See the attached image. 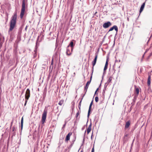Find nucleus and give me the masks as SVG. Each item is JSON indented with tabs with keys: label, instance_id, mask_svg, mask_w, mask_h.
<instances>
[{
	"label": "nucleus",
	"instance_id": "27",
	"mask_svg": "<svg viewBox=\"0 0 152 152\" xmlns=\"http://www.w3.org/2000/svg\"><path fill=\"white\" fill-rule=\"evenodd\" d=\"M25 100H26L25 103V104H24V106H25L26 105L27 102V100H28V99H25Z\"/></svg>",
	"mask_w": 152,
	"mask_h": 152
},
{
	"label": "nucleus",
	"instance_id": "13",
	"mask_svg": "<svg viewBox=\"0 0 152 152\" xmlns=\"http://www.w3.org/2000/svg\"><path fill=\"white\" fill-rule=\"evenodd\" d=\"M145 2H144V3H143L142 4V5H141V6L140 8V13H141L142 12V11H143V10L144 9V7L145 6Z\"/></svg>",
	"mask_w": 152,
	"mask_h": 152
},
{
	"label": "nucleus",
	"instance_id": "6",
	"mask_svg": "<svg viewBox=\"0 0 152 152\" xmlns=\"http://www.w3.org/2000/svg\"><path fill=\"white\" fill-rule=\"evenodd\" d=\"M72 50H71V48L69 47V45H68L66 49V54L68 56H70L72 54Z\"/></svg>",
	"mask_w": 152,
	"mask_h": 152
},
{
	"label": "nucleus",
	"instance_id": "3",
	"mask_svg": "<svg viewBox=\"0 0 152 152\" xmlns=\"http://www.w3.org/2000/svg\"><path fill=\"white\" fill-rule=\"evenodd\" d=\"M47 111L46 110H44L42 115L41 121L42 124L45 123L47 115Z\"/></svg>",
	"mask_w": 152,
	"mask_h": 152
},
{
	"label": "nucleus",
	"instance_id": "19",
	"mask_svg": "<svg viewBox=\"0 0 152 152\" xmlns=\"http://www.w3.org/2000/svg\"><path fill=\"white\" fill-rule=\"evenodd\" d=\"M64 103V100L63 99H62L59 102L58 104L60 106H61L62 105V104Z\"/></svg>",
	"mask_w": 152,
	"mask_h": 152
},
{
	"label": "nucleus",
	"instance_id": "8",
	"mask_svg": "<svg viewBox=\"0 0 152 152\" xmlns=\"http://www.w3.org/2000/svg\"><path fill=\"white\" fill-rule=\"evenodd\" d=\"M114 29L116 32H117L118 31V28L117 26H116L115 25L113 27L109 29V31H113Z\"/></svg>",
	"mask_w": 152,
	"mask_h": 152
},
{
	"label": "nucleus",
	"instance_id": "7",
	"mask_svg": "<svg viewBox=\"0 0 152 152\" xmlns=\"http://www.w3.org/2000/svg\"><path fill=\"white\" fill-rule=\"evenodd\" d=\"M111 25V23L108 21L106 23H104L103 25V27L104 28H107L110 26Z\"/></svg>",
	"mask_w": 152,
	"mask_h": 152
},
{
	"label": "nucleus",
	"instance_id": "4",
	"mask_svg": "<svg viewBox=\"0 0 152 152\" xmlns=\"http://www.w3.org/2000/svg\"><path fill=\"white\" fill-rule=\"evenodd\" d=\"M98 55L97 54H95V58L94 59V61L92 62V64L93 65V67H92V73H93V71H94V66L96 64V62L97 61V58H98Z\"/></svg>",
	"mask_w": 152,
	"mask_h": 152
},
{
	"label": "nucleus",
	"instance_id": "32",
	"mask_svg": "<svg viewBox=\"0 0 152 152\" xmlns=\"http://www.w3.org/2000/svg\"><path fill=\"white\" fill-rule=\"evenodd\" d=\"M12 129H13V131H14L15 130V127H13Z\"/></svg>",
	"mask_w": 152,
	"mask_h": 152
},
{
	"label": "nucleus",
	"instance_id": "38",
	"mask_svg": "<svg viewBox=\"0 0 152 152\" xmlns=\"http://www.w3.org/2000/svg\"><path fill=\"white\" fill-rule=\"evenodd\" d=\"M144 55H143V57H144Z\"/></svg>",
	"mask_w": 152,
	"mask_h": 152
},
{
	"label": "nucleus",
	"instance_id": "30",
	"mask_svg": "<svg viewBox=\"0 0 152 152\" xmlns=\"http://www.w3.org/2000/svg\"><path fill=\"white\" fill-rule=\"evenodd\" d=\"M66 125V123H65V124L63 126V127L62 128H64L65 127Z\"/></svg>",
	"mask_w": 152,
	"mask_h": 152
},
{
	"label": "nucleus",
	"instance_id": "37",
	"mask_svg": "<svg viewBox=\"0 0 152 152\" xmlns=\"http://www.w3.org/2000/svg\"><path fill=\"white\" fill-rule=\"evenodd\" d=\"M81 101L80 102V103H81Z\"/></svg>",
	"mask_w": 152,
	"mask_h": 152
},
{
	"label": "nucleus",
	"instance_id": "36",
	"mask_svg": "<svg viewBox=\"0 0 152 152\" xmlns=\"http://www.w3.org/2000/svg\"><path fill=\"white\" fill-rule=\"evenodd\" d=\"M128 21H129V19L128 18Z\"/></svg>",
	"mask_w": 152,
	"mask_h": 152
},
{
	"label": "nucleus",
	"instance_id": "12",
	"mask_svg": "<svg viewBox=\"0 0 152 152\" xmlns=\"http://www.w3.org/2000/svg\"><path fill=\"white\" fill-rule=\"evenodd\" d=\"M151 76L150 75H148V79L147 84L148 86H150L151 83Z\"/></svg>",
	"mask_w": 152,
	"mask_h": 152
},
{
	"label": "nucleus",
	"instance_id": "21",
	"mask_svg": "<svg viewBox=\"0 0 152 152\" xmlns=\"http://www.w3.org/2000/svg\"><path fill=\"white\" fill-rule=\"evenodd\" d=\"M53 58H52V60H51V65H50V67L52 66V68L53 67Z\"/></svg>",
	"mask_w": 152,
	"mask_h": 152
},
{
	"label": "nucleus",
	"instance_id": "1",
	"mask_svg": "<svg viewBox=\"0 0 152 152\" xmlns=\"http://www.w3.org/2000/svg\"><path fill=\"white\" fill-rule=\"evenodd\" d=\"M17 15V12H15L12 17L10 22V26L9 32L12 31L14 28L16 23Z\"/></svg>",
	"mask_w": 152,
	"mask_h": 152
},
{
	"label": "nucleus",
	"instance_id": "28",
	"mask_svg": "<svg viewBox=\"0 0 152 152\" xmlns=\"http://www.w3.org/2000/svg\"><path fill=\"white\" fill-rule=\"evenodd\" d=\"M98 88H97L96 90V91H95V94H96V92H97V91H98Z\"/></svg>",
	"mask_w": 152,
	"mask_h": 152
},
{
	"label": "nucleus",
	"instance_id": "15",
	"mask_svg": "<svg viewBox=\"0 0 152 152\" xmlns=\"http://www.w3.org/2000/svg\"><path fill=\"white\" fill-rule=\"evenodd\" d=\"M130 124V121H127L126 123L125 126V128L127 129L129 126Z\"/></svg>",
	"mask_w": 152,
	"mask_h": 152
},
{
	"label": "nucleus",
	"instance_id": "33",
	"mask_svg": "<svg viewBox=\"0 0 152 152\" xmlns=\"http://www.w3.org/2000/svg\"><path fill=\"white\" fill-rule=\"evenodd\" d=\"M92 78V76L91 75V77H90V80H91V81Z\"/></svg>",
	"mask_w": 152,
	"mask_h": 152
},
{
	"label": "nucleus",
	"instance_id": "20",
	"mask_svg": "<svg viewBox=\"0 0 152 152\" xmlns=\"http://www.w3.org/2000/svg\"><path fill=\"white\" fill-rule=\"evenodd\" d=\"M89 85H88V84H86V86L84 88V91H85L86 93L87 92V89L88 87V86Z\"/></svg>",
	"mask_w": 152,
	"mask_h": 152
},
{
	"label": "nucleus",
	"instance_id": "10",
	"mask_svg": "<svg viewBox=\"0 0 152 152\" xmlns=\"http://www.w3.org/2000/svg\"><path fill=\"white\" fill-rule=\"evenodd\" d=\"M72 134V132H69L68 134L67 135V136L66 137V139H65V141H68L69 140H70V136Z\"/></svg>",
	"mask_w": 152,
	"mask_h": 152
},
{
	"label": "nucleus",
	"instance_id": "34",
	"mask_svg": "<svg viewBox=\"0 0 152 152\" xmlns=\"http://www.w3.org/2000/svg\"><path fill=\"white\" fill-rule=\"evenodd\" d=\"M80 106H79V109H80Z\"/></svg>",
	"mask_w": 152,
	"mask_h": 152
},
{
	"label": "nucleus",
	"instance_id": "16",
	"mask_svg": "<svg viewBox=\"0 0 152 152\" xmlns=\"http://www.w3.org/2000/svg\"><path fill=\"white\" fill-rule=\"evenodd\" d=\"M139 89L138 88L136 87L135 88V93L137 95H138L139 94Z\"/></svg>",
	"mask_w": 152,
	"mask_h": 152
},
{
	"label": "nucleus",
	"instance_id": "35",
	"mask_svg": "<svg viewBox=\"0 0 152 152\" xmlns=\"http://www.w3.org/2000/svg\"><path fill=\"white\" fill-rule=\"evenodd\" d=\"M80 152H83V150H82Z\"/></svg>",
	"mask_w": 152,
	"mask_h": 152
},
{
	"label": "nucleus",
	"instance_id": "9",
	"mask_svg": "<svg viewBox=\"0 0 152 152\" xmlns=\"http://www.w3.org/2000/svg\"><path fill=\"white\" fill-rule=\"evenodd\" d=\"M108 58H107L106 59V62L105 64V65L104 68V71L105 72L107 68L108 65Z\"/></svg>",
	"mask_w": 152,
	"mask_h": 152
},
{
	"label": "nucleus",
	"instance_id": "24",
	"mask_svg": "<svg viewBox=\"0 0 152 152\" xmlns=\"http://www.w3.org/2000/svg\"><path fill=\"white\" fill-rule=\"evenodd\" d=\"M80 113L79 112V111H78L77 113V114H76V118H77V117L78 116V115H80Z\"/></svg>",
	"mask_w": 152,
	"mask_h": 152
},
{
	"label": "nucleus",
	"instance_id": "11",
	"mask_svg": "<svg viewBox=\"0 0 152 152\" xmlns=\"http://www.w3.org/2000/svg\"><path fill=\"white\" fill-rule=\"evenodd\" d=\"M93 104V101L92 100L91 101V103L90 106H89V110H88V117L89 116V115H90V113L91 111V106Z\"/></svg>",
	"mask_w": 152,
	"mask_h": 152
},
{
	"label": "nucleus",
	"instance_id": "22",
	"mask_svg": "<svg viewBox=\"0 0 152 152\" xmlns=\"http://www.w3.org/2000/svg\"><path fill=\"white\" fill-rule=\"evenodd\" d=\"M112 79V77H109V79L108 80V83L110 82L111 81Z\"/></svg>",
	"mask_w": 152,
	"mask_h": 152
},
{
	"label": "nucleus",
	"instance_id": "23",
	"mask_svg": "<svg viewBox=\"0 0 152 152\" xmlns=\"http://www.w3.org/2000/svg\"><path fill=\"white\" fill-rule=\"evenodd\" d=\"M95 100L96 102H98L99 101V98L98 97L96 96L95 98Z\"/></svg>",
	"mask_w": 152,
	"mask_h": 152
},
{
	"label": "nucleus",
	"instance_id": "18",
	"mask_svg": "<svg viewBox=\"0 0 152 152\" xmlns=\"http://www.w3.org/2000/svg\"><path fill=\"white\" fill-rule=\"evenodd\" d=\"M23 117L21 118V129H22L23 127Z\"/></svg>",
	"mask_w": 152,
	"mask_h": 152
},
{
	"label": "nucleus",
	"instance_id": "26",
	"mask_svg": "<svg viewBox=\"0 0 152 152\" xmlns=\"http://www.w3.org/2000/svg\"><path fill=\"white\" fill-rule=\"evenodd\" d=\"M91 152H94V146L92 149Z\"/></svg>",
	"mask_w": 152,
	"mask_h": 152
},
{
	"label": "nucleus",
	"instance_id": "29",
	"mask_svg": "<svg viewBox=\"0 0 152 152\" xmlns=\"http://www.w3.org/2000/svg\"><path fill=\"white\" fill-rule=\"evenodd\" d=\"M128 136V134H125V135H124V137H127Z\"/></svg>",
	"mask_w": 152,
	"mask_h": 152
},
{
	"label": "nucleus",
	"instance_id": "14",
	"mask_svg": "<svg viewBox=\"0 0 152 152\" xmlns=\"http://www.w3.org/2000/svg\"><path fill=\"white\" fill-rule=\"evenodd\" d=\"M91 125L90 124L87 129V134H88L91 131Z\"/></svg>",
	"mask_w": 152,
	"mask_h": 152
},
{
	"label": "nucleus",
	"instance_id": "17",
	"mask_svg": "<svg viewBox=\"0 0 152 152\" xmlns=\"http://www.w3.org/2000/svg\"><path fill=\"white\" fill-rule=\"evenodd\" d=\"M73 40H72V41L69 44V46H70L71 47V50H73V46H74V43H73Z\"/></svg>",
	"mask_w": 152,
	"mask_h": 152
},
{
	"label": "nucleus",
	"instance_id": "5",
	"mask_svg": "<svg viewBox=\"0 0 152 152\" xmlns=\"http://www.w3.org/2000/svg\"><path fill=\"white\" fill-rule=\"evenodd\" d=\"M30 96V91L29 89H27L25 95V99H28Z\"/></svg>",
	"mask_w": 152,
	"mask_h": 152
},
{
	"label": "nucleus",
	"instance_id": "31",
	"mask_svg": "<svg viewBox=\"0 0 152 152\" xmlns=\"http://www.w3.org/2000/svg\"><path fill=\"white\" fill-rule=\"evenodd\" d=\"M148 50H149V49H146L144 54H145L146 52H147Z\"/></svg>",
	"mask_w": 152,
	"mask_h": 152
},
{
	"label": "nucleus",
	"instance_id": "2",
	"mask_svg": "<svg viewBox=\"0 0 152 152\" xmlns=\"http://www.w3.org/2000/svg\"><path fill=\"white\" fill-rule=\"evenodd\" d=\"M28 7L27 4L25 2V0H23L21 5V9L20 15V18L22 19L25 12V9L27 8Z\"/></svg>",
	"mask_w": 152,
	"mask_h": 152
},
{
	"label": "nucleus",
	"instance_id": "25",
	"mask_svg": "<svg viewBox=\"0 0 152 152\" xmlns=\"http://www.w3.org/2000/svg\"><path fill=\"white\" fill-rule=\"evenodd\" d=\"M91 82V80H89L86 83V84H88V85H89Z\"/></svg>",
	"mask_w": 152,
	"mask_h": 152
}]
</instances>
